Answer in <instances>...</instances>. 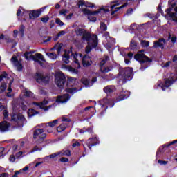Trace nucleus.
Segmentation results:
<instances>
[{"mask_svg":"<svg viewBox=\"0 0 177 177\" xmlns=\"http://www.w3.org/2000/svg\"><path fill=\"white\" fill-rule=\"evenodd\" d=\"M62 68H64V70H67V71L72 73V74H77L78 73V70L71 67V66L64 65L62 66Z\"/></svg>","mask_w":177,"mask_h":177,"instance_id":"bb28decb","label":"nucleus"},{"mask_svg":"<svg viewBox=\"0 0 177 177\" xmlns=\"http://www.w3.org/2000/svg\"><path fill=\"white\" fill-rule=\"evenodd\" d=\"M110 103H113V100H109L107 98H104L100 101V104L102 106V107H106V104H109L110 107H113L114 104L110 105Z\"/></svg>","mask_w":177,"mask_h":177,"instance_id":"393cba45","label":"nucleus"},{"mask_svg":"<svg viewBox=\"0 0 177 177\" xmlns=\"http://www.w3.org/2000/svg\"><path fill=\"white\" fill-rule=\"evenodd\" d=\"M103 37H104V41H103L104 46H105V48H106V49H110L111 46H113V45L115 44V39L111 38L108 32H106L104 34Z\"/></svg>","mask_w":177,"mask_h":177,"instance_id":"1a4fd4ad","label":"nucleus"},{"mask_svg":"<svg viewBox=\"0 0 177 177\" xmlns=\"http://www.w3.org/2000/svg\"><path fill=\"white\" fill-rule=\"evenodd\" d=\"M11 120L12 121H15V122L23 121L24 120V116L21 113H19V114L14 113L11 116Z\"/></svg>","mask_w":177,"mask_h":177,"instance_id":"4be33fe9","label":"nucleus"},{"mask_svg":"<svg viewBox=\"0 0 177 177\" xmlns=\"http://www.w3.org/2000/svg\"><path fill=\"white\" fill-rule=\"evenodd\" d=\"M64 34H66V31H64V30L60 31V32L57 35V38H59V37H62V35H64Z\"/></svg>","mask_w":177,"mask_h":177,"instance_id":"e2e57ef3","label":"nucleus"},{"mask_svg":"<svg viewBox=\"0 0 177 177\" xmlns=\"http://www.w3.org/2000/svg\"><path fill=\"white\" fill-rule=\"evenodd\" d=\"M73 147H77L81 146V144L78 141H75L73 145Z\"/></svg>","mask_w":177,"mask_h":177,"instance_id":"052dcab7","label":"nucleus"},{"mask_svg":"<svg viewBox=\"0 0 177 177\" xmlns=\"http://www.w3.org/2000/svg\"><path fill=\"white\" fill-rule=\"evenodd\" d=\"M55 23H57L58 26H64V24L63 23V21H62V20H60V19L59 18L56 19Z\"/></svg>","mask_w":177,"mask_h":177,"instance_id":"603ef678","label":"nucleus"},{"mask_svg":"<svg viewBox=\"0 0 177 177\" xmlns=\"http://www.w3.org/2000/svg\"><path fill=\"white\" fill-rule=\"evenodd\" d=\"M62 46H63L62 44H57L55 45V49H57V53H60V49H62Z\"/></svg>","mask_w":177,"mask_h":177,"instance_id":"de8ad7c7","label":"nucleus"},{"mask_svg":"<svg viewBox=\"0 0 177 177\" xmlns=\"http://www.w3.org/2000/svg\"><path fill=\"white\" fill-rule=\"evenodd\" d=\"M57 156H60L59 153H53L48 156L49 158H55V157H57Z\"/></svg>","mask_w":177,"mask_h":177,"instance_id":"13d9d810","label":"nucleus"},{"mask_svg":"<svg viewBox=\"0 0 177 177\" xmlns=\"http://www.w3.org/2000/svg\"><path fill=\"white\" fill-rule=\"evenodd\" d=\"M11 63L16 67L18 71H21L23 68V66H21V63L17 60V57L16 56H13L11 59Z\"/></svg>","mask_w":177,"mask_h":177,"instance_id":"dca6fc26","label":"nucleus"},{"mask_svg":"<svg viewBox=\"0 0 177 177\" xmlns=\"http://www.w3.org/2000/svg\"><path fill=\"white\" fill-rule=\"evenodd\" d=\"M6 90V84L3 83L0 86V91L1 92H5Z\"/></svg>","mask_w":177,"mask_h":177,"instance_id":"8fccbe9b","label":"nucleus"},{"mask_svg":"<svg viewBox=\"0 0 177 177\" xmlns=\"http://www.w3.org/2000/svg\"><path fill=\"white\" fill-rule=\"evenodd\" d=\"M134 59L141 64L140 70L143 71L147 68V63L150 62V59H149V57H146L142 51L138 52L134 56Z\"/></svg>","mask_w":177,"mask_h":177,"instance_id":"39448f33","label":"nucleus"},{"mask_svg":"<svg viewBox=\"0 0 177 177\" xmlns=\"http://www.w3.org/2000/svg\"><path fill=\"white\" fill-rule=\"evenodd\" d=\"M67 84L68 86H74L75 85V78L68 77Z\"/></svg>","mask_w":177,"mask_h":177,"instance_id":"72a5a7b5","label":"nucleus"},{"mask_svg":"<svg viewBox=\"0 0 177 177\" xmlns=\"http://www.w3.org/2000/svg\"><path fill=\"white\" fill-rule=\"evenodd\" d=\"M137 29H138V26H136V24H132L130 26V30H137Z\"/></svg>","mask_w":177,"mask_h":177,"instance_id":"4d7b16f0","label":"nucleus"},{"mask_svg":"<svg viewBox=\"0 0 177 177\" xmlns=\"http://www.w3.org/2000/svg\"><path fill=\"white\" fill-rule=\"evenodd\" d=\"M41 15V12L39 10L37 11H32L29 14L30 19H35L37 17H39V15Z\"/></svg>","mask_w":177,"mask_h":177,"instance_id":"7c9ffc66","label":"nucleus"},{"mask_svg":"<svg viewBox=\"0 0 177 177\" xmlns=\"http://www.w3.org/2000/svg\"><path fill=\"white\" fill-rule=\"evenodd\" d=\"M10 127V124L6 121H3L0 123V131L1 132H6V131H9V127Z\"/></svg>","mask_w":177,"mask_h":177,"instance_id":"6ab92c4d","label":"nucleus"},{"mask_svg":"<svg viewBox=\"0 0 177 177\" xmlns=\"http://www.w3.org/2000/svg\"><path fill=\"white\" fill-rule=\"evenodd\" d=\"M73 16H74V13H70L69 15H66V16L65 17V19H66V20H71V19L73 18Z\"/></svg>","mask_w":177,"mask_h":177,"instance_id":"864d4df0","label":"nucleus"},{"mask_svg":"<svg viewBox=\"0 0 177 177\" xmlns=\"http://www.w3.org/2000/svg\"><path fill=\"white\" fill-rule=\"evenodd\" d=\"M82 12L84 15H87V16H88V19L90 21L95 22L96 21V17L93 16H96V15H99L100 12H104L105 13H107V12H109V7H106L105 8H102L94 12H91V10L86 8H84L82 10Z\"/></svg>","mask_w":177,"mask_h":177,"instance_id":"0eeeda50","label":"nucleus"},{"mask_svg":"<svg viewBox=\"0 0 177 177\" xmlns=\"http://www.w3.org/2000/svg\"><path fill=\"white\" fill-rule=\"evenodd\" d=\"M177 80V73H171L170 75V78L167 79L165 81V83H162L161 80L158 81L157 83V86L161 88L162 91H165V88H169L175 81Z\"/></svg>","mask_w":177,"mask_h":177,"instance_id":"20e7f679","label":"nucleus"},{"mask_svg":"<svg viewBox=\"0 0 177 177\" xmlns=\"http://www.w3.org/2000/svg\"><path fill=\"white\" fill-rule=\"evenodd\" d=\"M19 32L21 33V37H23V34L24 32V26H21L19 29Z\"/></svg>","mask_w":177,"mask_h":177,"instance_id":"680f3d73","label":"nucleus"},{"mask_svg":"<svg viewBox=\"0 0 177 177\" xmlns=\"http://www.w3.org/2000/svg\"><path fill=\"white\" fill-rule=\"evenodd\" d=\"M35 114H37V111H35V110H34L33 109H30L28 111V117H34Z\"/></svg>","mask_w":177,"mask_h":177,"instance_id":"ea45409f","label":"nucleus"},{"mask_svg":"<svg viewBox=\"0 0 177 177\" xmlns=\"http://www.w3.org/2000/svg\"><path fill=\"white\" fill-rule=\"evenodd\" d=\"M100 28L102 31H106L107 30V25H106L104 23L101 22Z\"/></svg>","mask_w":177,"mask_h":177,"instance_id":"37998d69","label":"nucleus"},{"mask_svg":"<svg viewBox=\"0 0 177 177\" xmlns=\"http://www.w3.org/2000/svg\"><path fill=\"white\" fill-rule=\"evenodd\" d=\"M18 102H19V100H13V102H12V110H13V111H17V107H20V105L16 104Z\"/></svg>","mask_w":177,"mask_h":177,"instance_id":"e433bc0d","label":"nucleus"},{"mask_svg":"<svg viewBox=\"0 0 177 177\" xmlns=\"http://www.w3.org/2000/svg\"><path fill=\"white\" fill-rule=\"evenodd\" d=\"M23 15V11H21V9H19L17 12V16H21Z\"/></svg>","mask_w":177,"mask_h":177,"instance_id":"338daca9","label":"nucleus"},{"mask_svg":"<svg viewBox=\"0 0 177 177\" xmlns=\"http://www.w3.org/2000/svg\"><path fill=\"white\" fill-rule=\"evenodd\" d=\"M3 151H5V148L3 147H0V157H3Z\"/></svg>","mask_w":177,"mask_h":177,"instance_id":"6e6d98bb","label":"nucleus"},{"mask_svg":"<svg viewBox=\"0 0 177 177\" xmlns=\"http://www.w3.org/2000/svg\"><path fill=\"white\" fill-rule=\"evenodd\" d=\"M164 45H165V39H160L158 41L154 42L153 48H161L163 49Z\"/></svg>","mask_w":177,"mask_h":177,"instance_id":"5701e85b","label":"nucleus"},{"mask_svg":"<svg viewBox=\"0 0 177 177\" xmlns=\"http://www.w3.org/2000/svg\"><path fill=\"white\" fill-rule=\"evenodd\" d=\"M8 78V77L6 73H3L1 75H0V81H6Z\"/></svg>","mask_w":177,"mask_h":177,"instance_id":"79ce46f5","label":"nucleus"},{"mask_svg":"<svg viewBox=\"0 0 177 177\" xmlns=\"http://www.w3.org/2000/svg\"><path fill=\"white\" fill-rule=\"evenodd\" d=\"M107 60H109V57L106 56L105 59H103L100 63V67L102 73H109V71H111V68L110 67L103 66H104V64L106 63V62H107Z\"/></svg>","mask_w":177,"mask_h":177,"instance_id":"ddd939ff","label":"nucleus"},{"mask_svg":"<svg viewBox=\"0 0 177 177\" xmlns=\"http://www.w3.org/2000/svg\"><path fill=\"white\" fill-rule=\"evenodd\" d=\"M38 160L39 161H41V162L36 163L35 165L36 167H38L39 165H41V164H44V162L48 161V160H49V156H46L45 158H39Z\"/></svg>","mask_w":177,"mask_h":177,"instance_id":"f704fd0d","label":"nucleus"},{"mask_svg":"<svg viewBox=\"0 0 177 177\" xmlns=\"http://www.w3.org/2000/svg\"><path fill=\"white\" fill-rule=\"evenodd\" d=\"M48 20H49V17H46L41 18V21L43 23H47V21H48Z\"/></svg>","mask_w":177,"mask_h":177,"instance_id":"0e129e2a","label":"nucleus"},{"mask_svg":"<svg viewBox=\"0 0 177 177\" xmlns=\"http://www.w3.org/2000/svg\"><path fill=\"white\" fill-rule=\"evenodd\" d=\"M98 143H99V140L97 139V138L95 137V138H89L86 141V146H88V149L91 150V149H92V146H96V145H97Z\"/></svg>","mask_w":177,"mask_h":177,"instance_id":"2eb2a0df","label":"nucleus"},{"mask_svg":"<svg viewBox=\"0 0 177 177\" xmlns=\"http://www.w3.org/2000/svg\"><path fill=\"white\" fill-rule=\"evenodd\" d=\"M82 64H83V67H88V66L92 64V59L89 56L85 55L82 59Z\"/></svg>","mask_w":177,"mask_h":177,"instance_id":"f3484780","label":"nucleus"},{"mask_svg":"<svg viewBox=\"0 0 177 177\" xmlns=\"http://www.w3.org/2000/svg\"><path fill=\"white\" fill-rule=\"evenodd\" d=\"M3 111V115H4V118H8V111L6 110V106H3L2 103L0 102V111Z\"/></svg>","mask_w":177,"mask_h":177,"instance_id":"2f4dec72","label":"nucleus"},{"mask_svg":"<svg viewBox=\"0 0 177 177\" xmlns=\"http://www.w3.org/2000/svg\"><path fill=\"white\" fill-rule=\"evenodd\" d=\"M46 55L51 59V60H56L57 55L53 53H46Z\"/></svg>","mask_w":177,"mask_h":177,"instance_id":"4c0bfd02","label":"nucleus"},{"mask_svg":"<svg viewBox=\"0 0 177 177\" xmlns=\"http://www.w3.org/2000/svg\"><path fill=\"white\" fill-rule=\"evenodd\" d=\"M0 177H9V176L8 175V174L3 173L0 174Z\"/></svg>","mask_w":177,"mask_h":177,"instance_id":"774afa93","label":"nucleus"},{"mask_svg":"<svg viewBox=\"0 0 177 177\" xmlns=\"http://www.w3.org/2000/svg\"><path fill=\"white\" fill-rule=\"evenodd\" d=\"M57 122H59V120H55L46 124H41L40 125V128H48V127H50V128H53V127H56V125L57 124Z\"/></svg>","mask_w":177,"mask_h":177,"instance_id":"aec40b11","label":"nucleus"},{"mask_svg":"<svg viewBox=\"0 0 177 177\" xmlns=\"http://www.w3.org/2000/svg\"><path fill=\"white\" fill-rule=\"evenodd\" d=\"M68 100H70V95H68V94L58 96L56 99L57 103H66V102H68Z\"/></svg>","mask_w":177,"mask_h":177,"instance_id":"a211bd4d","label":"nucleus"},{"mask_svg":"<svg viewBox=\"0 0 177 177\" xmlns=\"http://www.w3.org/2000/svg\"><path fill=\"white\" fill-rule=\"evenodd\" d=\"M9 161L10 162H15V161H16V157L15 156V155L10 156Z\"/></svg>","mask_w":177,"mask_h":177,"instance_id":"3c124183","label":"nucleus"},{"mask_svg":"<svg viewBox=\"0 0 177 177\" xmlns=\"http://www.w3.org/2000/svg\"><path fill=\"white\" fill-rule=\"evenodd\" d=\"M115 91V86H106L104 88V92H105V93H113Z\"/></svg>","mask_w":177,"mask_h":177,"instance_id":"c85d7f7f","label":"nucleus"},{"mask_svg":"<svg viewBox=\"0 0 177 177\" xmlns=\"http://www.w3.org/2000/svg\"><path fill=\"white\" fill-rule=\"evenodd\" d=\"M158 164H160V165H167L168 164L167 161H162L161 160H158Z\"/></svg>","mask_w":177,"mask_h":177,"instance_id":"5fc2aeb1","label":"nucleus"},{"mask_svg":"<svg viewBox=\"0 0 177 177\" xmlns=\"http://www.w3.org/2000/svg\"><path fill=\"white\" fill-rule=\"evenodd\" d=\"M141 46H142V48H147V46H149V41L142 40L141 41Z\"/></svg>","mask_w":177,"mask_h":177,"instance_id":"09e8293b","label":"nucleus"},{"mask_svg":"<svg viewBox=\"0 0 177 177\" xmlns=\"http://www.w3.org/2000/svg\"><path fill=\"white\" fill-rule=\"evenodd\" d=\"M136 46H138V44H136V41H135L134 40H132L130 44L131 49H136Z\"/></svg>","mask_w":177,"mask_h":177,"instance_id":"c03bdc74","label":"nucleus"},{"mask_svg":"<svg viewBox=\"0 0 177 177\" xmlns=\"http://www.w3.org/2000/svg\"><path fill=\"white\" fill-rule=\"evenodd\" d=\"M50 77L48 75H44V73H37L36 75V81L41 84V82H44V84H48L49 82Z\"/></svg>","mask_w":177,"mask_h":177,"instance_id":"f8f14e48","label":"nucleus"},{"mask_svg":"<svg viewBox=\"0 0 177 177\" xmlns=\"http://www.w3.org/2000/svg\"><path fill=\"white\" fill-rule=\"evenodd\" d=\"M60 161H61V162H68V158H61Z\"/></svg>","mask_w":177,"mask_h":177,"instance_id":"69168bd1","label":"nucleus"},{"mask_svg":"<svg viewBox=\"0 0 177 177\" xmlns=\"http://www.w3.org/2000/svg\"><path fill=\"white\" fill-rule=\"evenodd\" d=\"M12 84H13V80H10L9 83L8 88L7 90L8 92L6 93V96H8V97H12V96H13V94L12 93L13 91L12 89Z\"/></svg>","mask_w":177,"mask_h":177,"instance_id":"c756f323","label":"nucleus"},{"mask_svg":"<svg viewBox=\"0 0 177 177\" xmlns=\"http://www.w3.org/2000/svg\"><path fill=\"white\" fill-rule=\"evenodd\" d=\"M118 5H121V3H118L111 6V15L112 16H113V15H114V13H115V12H118V10H120V9H122V8H125L127 4L124 3L122 6L116 8L115 10H114V8H115V6H118Z\"/></svg>","mask_w":177,"mask_h":177,"instance_id":"412c9836","label":"nucleus"},{"mask_svg":"<svg viewBox=\"0 0 177 177\" xmlns=\"http://www.w3.org/2000/svg\"><path fill=\"white\" fill-rule=\"evenodd\" d=\"M33 138L35 139L37 145H41L46 138L45 130L42 128H37L33 132Z\"/></svg>","mask_w":177,"mask_h":177,"instance_id":"423d86ee","label":"nucleus"},{"mask_svg":"<svg viewBox=\"0 0 177 177\" xmlns=\"http://www.w3.org/2000/svg\"><path fill=\"white\" fill-rule=\"evenodd\" d=\"M172 63L171 62H168L162 64V67H169V65Z\"/></svg>","mask_w":177,"mask_h":177,"instance_id":"bf43d9fd","label":"nucleus"},{"mask_svg":"<svg viewBox=\"0 0 177 177\" xmlns=\"http://www.w3.org/2000/svg\"><path fill=\"white\" fill-rule=\"evenodd\" d=\"M66 91L68 92V93H75V92H77V89L74 88H66Z\"/></svg>","mask_w":177,"mask_h":177,"instance_id":"49530a36","label":"nucleus"},{"mask_svg":"<svg viewBox=\"0 0 177 177\" xmlns=\"http://www.w3.org/2000/svg\"><path fill=\"white\" fill-rule=\"evenodd\" d=\"M70 56L71 59L73 60L74 63L76 64L75 67L76 68H80L81 65L80 64V62L78 60H81V57H82V54H78V53H73L71 52V50H66L65 53L62 57V62L65 64H68L70 63Z\"/></svg>","mask_w":177,"mask_h":177,"instance_id":"f03ea898","label":"nucleus"},{"mask_svg":"<svg viewBox=\"0 0 177 177\" xmlns=\"http://www.w3.org/2000/svg\"><path fill=\"white\" fill-rule=\"evenodd\" d=\"M42 150V147L35 146L32 149V151L28 152V154H31V153H35V151H41Z\"/></svg>","mask_w":177,"mask_h":177,"instance_id":"58836bf2","label":"nucleus"},{"mask_svg":"<svg viewBox=\"0 0 177 177\" xmlns=\"http://www.w3.org/2000/svg\"><path fill=\"white\" fill-rule=\"evenodd\" d=\"M22 93L24 96H26V97H32V99H34V93L32 92L28 91L27 88H24L22 90Z\"/></svg>","mask_w":177,"mask_h":177,"instance_id":"cd10ccee","label":"nucleus"},{"mask_svg":"<svg viewBox=\"0 0 177 177\" xmlns=\"http://www.w3.org/2000/svg\"><path fill=\"white\" fill-rule=\"evenodd\" d=\"M95 75L97 76V73L92 74V77H93L92 78L91 82H89V80L88 79L83 77L81 80L82 84L85 85V86L86 88H89V86H92L93 84H95V82H96L97 81V79L96 78Z\"/></svg>","mask_w":177,"mask_h":177,"instance_id":"9b49d317","label":"nucleus"},{"mask_svg":"<svg viewBox=\"0 0 177 177\" xmlns=\"http://www.w3.org/2000/svg\"><path fill=\"white\" fill-rule=\"evenodd\" d=\"M66 128H67V123L63 122L61 125H59L57 128V132H63V131H64V129H66Z\"/></svg>","mask_w":177,"mask_h":177,"instance_id":"473e14b6","label":"nucleus"},{"mask_svg":"<svg viewBox=\"0 0 177 177\" xmlns=\"http://www.w3.org/2000/svg\"><path fill=\"white\" fill-rule=\"evenodd\" d=\"M24 56L26 60H34V62L38 63L41 67H44L45 63H46L44 55L41 53H36L35 55H32L31 53H25Z\"/></svg>","mask_w":177,"mask_h":177,"instance_id":"7ed1b4c3","label":"nucleus"},{"mask_svg":"<svg viewBox=\"0 0 177 177\" xmlns=\"http://www.w3.org/2000/svg\"><path fill=\"white\" fill-rule=\"evenodd\" d=\"M67 13H68V10L67 9H62L59 11V15L64 16L65 17L67 15Z\"/></svg>","mask_w":177,"mask_h":177,"instance_id":"a18cd8bd","label":"nucleus"},{"mask_svg":"<svg viewBox=\"0 0 177 177\" xmlns=\"http://www.w3.org/2000/svg\"><path fill=\"white\" fill-rule=\"evenodd\" d=\"M33 104H34V106H36V107L37 109H42L45 111H48V110H49V109H50V107H52V106H49L48 107L45 106H46V104H48V101H46V100H44L40 103L33 102Z\"/></svg>","mask_w":177,"mask_h":177,"instance_id":"4468645a","label":"nucleus"},{"mask_svg":"<svg viewBox=\"0 0 177 177\" xmlns=\"http://www.w3.org/2000/svg\"><path fill=\"white\" fill-rule=\"evenodd\" d=\"M76 34L77 35L82 37L83 41H86L88 42V46L86 47V53H89L93 48H96L97 46V36L96 35L91 36L89 32L81 28L76 30Z\"/></svg>","mask_w":177,"mask_h":177,"instance_id":"f257e3e1","label":"nucleus"},{"mask_svg":"<svg viewBox=\"0 0 177 177\" xmlns=\"http://www.w3.org/2000/svg\"><path fill=\"white\" fill-rule=\"evenodd\" d=\"M66 82V76L62 72H57L55 73V84L59 88H62Z\"/></svg>","mask_w":177,"mask_h":177,"instance_id":"9d476101","label":"nucleus"},{"mask_svg":"<svg viewBox=\"0 0 177 177\" xmlns=\"http://www.w3.org/2000/svg\"><path fill=\"white\" fill-rule=\"evenodd\" d=\"M58 154L60 156H66L67 157H70V156H71V152L70 150H63L61 152H59Z\"/></svg>","mask_w":177,"mask_h":177,"instance_id":"c9c22d12","label":"nucleus"},{"mask_svg":"<svg viewBox=\"0 0 177 177\" xmlns=\"http://www.w3.org/2000/svg\"><path fill=\"white\" fill-rule=\"evenodd\" d=\"M129 97V91H122L120 95L118 97L117 102H121V100H124V99H128Z\"/></svg>","mask_w":177,"mask_h":177,"instance_id":"b1692460","label":"nucleus"},{"mask_svg":"<svg viewBox=\"0 0 177 177\" xmlns=\"http://www.w3.org/2000/svg\"><path fill=\"white\" fill-rule=\"evenodd\" d=\"M120 74L122 77L123 84H125L127 81H131L133 78V70L132 68H125L124 70L120 71Z\"/></svg>","mask_w":177,"mask_h":177,"instance_id":"6e6552de","label":"nucleus"},{"mask_svg":"<svg viewBox=\"0 0 177 177\" xmlns=\"http://www.w3.org/2000/svg\"><path fill=\"white\" fill-rule=\"evenodd\" d=\"M24 153H26V152L19 151L18 153H17L15 155L16 158H23V157H24V156H26L24 154Z\"/></svg>","mask_w":177,"mask_h":177,"instance_id":"a19ab883","label":"nucleus"},{"mask_svg":"<svg viewBox=\"0 0 177 177\" xmlns=\"http://www.w3.org/2000/svg\"><path fill=\"white\" fill-rule=\"evenodd\" d=\"M80 6H86V8H93V4H92V3L85 2L84 0H79L78 8Z\"/></svg>","mask_w":177,"mask_h":177,"instance_id":"a878e982","label":"nucleus"}]
</instances>
